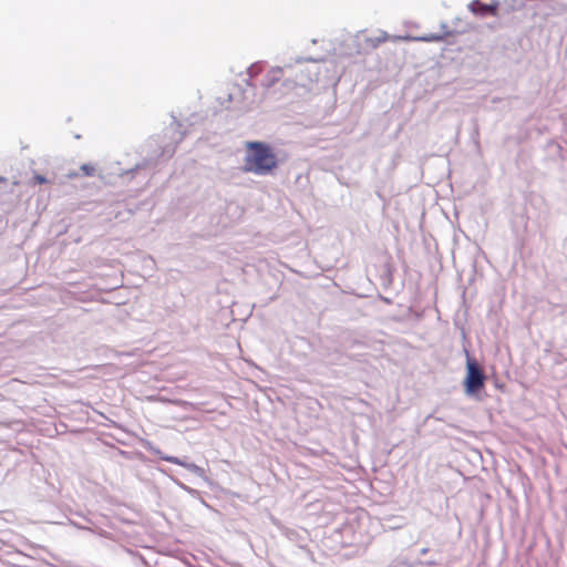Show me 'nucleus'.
<instances>
[{
	"label": "nucleus",
	"instance_id": "obj_1",
	"mask_svg": "<svg viewBox=\"0 0 567 567\" xmlns=\"http://www.w3.org/2000/svg\"><path fill=\"white\" fill-rule=\"evenodd\" d=\"M245 150L243 172L264 176L278 167L277 154L269 144L249 141L245 143Z\"/></svg>",
	"mask_w": 567,
	"mask_h": 567
},
{
	"label": "nucleus",
	"instance_id": "obj_2",
	"mask_svg": "<svg viewBox=\"0 0 567 567\" xmlns=\"http://www.w3.org/2000/svg\"><path fill=\"white\" fill-rule=\"evenodd\" d=\"M486 377L478 363L471 358L466 361V375L464 379V390L467 395H475L484 389Z\"/></svg>",
	"mask_w": 567,
	"mask_h": 567
},
{
	"label": "nucleus",
	"instance_id": "obj_3",
	"mask_svg": "<svg viewBox=\"0 0 567 567\" xmlns=\"http://www.w3.org/2000/svg\"><path fill=\"white\" fill-rule=\"evenodd\" d=\"M499 1L493 0L491 3H483L480 0H473L468 4V10L480 17H497L498 16Z\"/></svg>",
	"mask_w": 567,
	"mask_h": 567
},
{
	"label": "nucleus",
	"instance_id": "obj_4",
	"mask_svg": "<svg viewBox=\"0 0 567 567\" xmlns=\"http://www.w3.org/2000/svg\"><path fill=\"white\" fill-rule=\"evenodd\" d=\"M80 171L83 176H93L96 172V168L93 164L86 163L80 166Z\"/></svg>",
	"mask_w": 567,
	"mask_h": 567
},
{
	"label": "nucleus",
	"instance_id": "obj_5",
	"mask_svg": "<svg viewBox=\"0 0 567 567\" xmlns=\"http://www.w3.org/2000/svg\"><path fill=\"white\" fill-rule=\"evenodd\" d=\"M389 39L388 34L386 33H383L381 37L379 38H375V39H369V42H371V45L373 48L378 47L379 44H381L382 42H385L386 40Z\"/></svg>",
	"mask_w": 567,
	"mask_h": 567
},
{
	"label": "nucleus",
	"instance_id": "obj_6",
	"mask_svg": "<svg viewBox=\"0 0 567 567\" xmlns=\"http://www.w3.org/2000/svg\"><path fill=\"white\" fill-rule=\"evenodd\" d=\"M271 79L267 82V86H270L275 81L279 80L280 75H281V70L278 69V70H272L271 71Z\"/></svg>",
	"mask_w": 567,
	"mask_h": 567
},
{
	"label": "nucleus",
	"instance_id": "obj_7",
	"mask_svg": "<svg viewBox=\"0 0 567 567\" xmlns=\"http://www.w3.org/2000/svg\"><path fill=\"white\" fill-rule=\"evenodd\" d=\"M33 179L35 184H44L48 182L47 178L42 175H35Z\"/></svg>",
	"mask_w": 567,
	"mask_h": 567
},
{
	"label": "nucleus",
	"instance_id": "obj_8",
	"mask_svg": "<svg viewBox=\"0 0 567 567\" xmlns=\"http://www.w3.org/2000/svg\"><path fill=\"white\" fill-rule=\"evenodd\" d=\"M166 461L173 464H182L176 457H166Z\"/></svg>",
	"mask_w": 567,
	"mask_h": 567
},
{
	"label": "nucleus",
	"instance_id": "obj_9",
	"mask_svg": "<svg viewBox=\"0 0 567 567\" xmlns=\"http://www.w3.org/2000/svg\"><path fill=\"white\" fill-rule=\"evenodd\" d=\"M434 38H422V40H425V41H430V40H433Z\"/></svg>",
	"mask_w": 567,
	"mask_h": 567
},
{
	"label": "nucleus",
	"instance_id": "obj_10",
	"mask_svg": "<svg viewBox=\"0 0 567 567\" xmlns=\"http://www.w3.org/2000/svg\"><path fill=\"white\" fill-rule=\"evenodd\" d=\"M71 176L76 177V176H79V174L78 173H73V174H71Z\"/></svg>",
	"mask_w": 567,
	"mask_h": 567
}]
</instances>
